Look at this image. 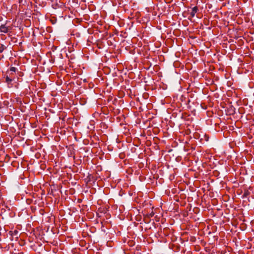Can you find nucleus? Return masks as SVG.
<instances>
[{
  "mask_svg": "<svg viewBox=\"0 0 254 254\" xmlns=\"http://www.w3.org/2000/svg\"><path fill=\"white\" fill-rule=\"evenodd\" d=\"M10 28L9 27L6 26L5 24H2L0 26V31L4 33H7Z\"/></svg>",
  "mask_w": 254,
  "mask_h": 254,
  "instance_id": "obj_1",
  "label": "nucleus"
},
{
  "mask_svg": "<svg viewBox=\"0 0 254 254\" xmlns=\"http://www.w3.org/2000/svg\"><path fill=\"white\" fill-rule=\"evenodd\" d=\"M14 80V79L12 76L5 74V82L8 84H11V82Z\"/></svg>",
  "mask_w": 254,
  "mask_h": 254,
  "instance_id": "obj_2",
  "label": "nucleus"
},
{
  "mask_svg": "<svg viewBox=\"0 0 254 254\" xmlns=\"http://www.w3.org/2000/svg\"><path fill=\"white\" fill-rule=\"evenodd\" d=\"M197 11H198V8H197V6H194V7H193L192 9V10L190 12L191 16L193 17L195 16L196 13L197 12Z\"/></svg>",
  "mask_w": 254,
  "mask_h": 254,
  "instance_id": "obj_3",
  "label": "nucleus"
},
{
  "mask_svg": "<svg viewBox=\"0 0 254 254\" xmlns=\"http://www.w3.org/2000/svg\"><path fill=\"white\" fill-rule=\"evenodd\" d=\"M250 192L248 190H245L244 191V194L243 195V197H246L250 194Z\"/></svg>",
  "mask_w": 254,
  "mask_h": 254,
  "instance_id": "obj_4",
  "label": "nucleus"
},
{
  "mask_svg": "<svg viewBox=\"0 0 254 254\" xmlns=\"http://www.w3.org/2000/svg\"><path fill=\"white\" fill-rule=\"evenodd\" d=\"M17 70V69L16 67H10L9 69L8 70H7V71H9V72H13L14 73H15Z\"/></svg>",
  "mask_w": 254,
  "mask_h": 254,
  "instance_id": "obj_5",
  "label": "nucleus"
},
{
  "mask_svg": "<svg viewBox=\"0 0 254 254\" xmlns=\"http://www.w3.org/2000/svg\"><path fill=\"white\" fill-rule=\"evenodd\" d=\"M6 74L7 75H10V76H12L13 77V78L15 79V75H14V72L7 71L6 73Z\"/></svg>",
  "mask_w": 254,
  "mask_h": 254,
  "instance_id": "obj_6",
  "label": "nucleus"
},
{
  "mask_svg": "<svg viewBox=\"0 0 254 254\" xmlns=\"http://www.w3.org/2000/svg\"><path fill=\"white\" fill-rule=\"evenodd\" d=\"M5 48L3 45L0 44V53H2Z\"/></svg>",
  "mask_w": 254,
  "mask_h": 254,
  "instance_id": "obj_7",
  "label": "nucleus"
},
{
  "mask_svg": "<svg viewBox=\"0 0 254 254\" xmlns=\"http://www.w3.org/2000/svg\"><path fill=\"white\" fill-rule=\"evenodd\" d=\"M18 233V231L17 230H14L13 233H12V235H16Z\"/></svg>",
  "mask_w": 254,
  "mask_h": 254,
  "instance_id": "obj_8",
  "label": "nucleus"
},
{
  "mask_svg": "<svg viewBox=\"0 0 254 254\" xmlns=\"http://www.w3.org/2000/svg\"><path fill=\"white\" fill-rule=\"evenodd\" d=\"M153 214H152V213H151V216H153Z\"/></svg>",
  "mask_w": 254,
  "mask_h": 254,
  "instance_id": "obj_9",
  "label": "nucleus"
},
{
  "mask_svg": "<svg viewBox=\"0 0 254 254\" xmlns=\"http://www.w3.org/2000/svg\"><path fill=\"white\" fill-rule=\"evenodd\" d=\"M153 214H152V213H151V216H153Z\"/></svg>",
  "mask_w": 254,
  "mask_h": 254,
  "instance_id": "obj_10",
  "label": "nucleus"
}]
</instances>
